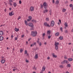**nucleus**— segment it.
<instances>
[{
    "instance_id": "obj_58",
    "label": "nucleus",
    "mask_w": 73,
    "mask_h": 73,
    "mask_svg": "<svg viewBox=\"0 0 73 73\" xmlns=\"http://www.w3.org/2000/svg\"><path fill=\"white\" fill-rule=\"evenodd\" d=\"M27 56H29V53H27Z\"/></svg>"
},
{
    "instance_id": "obj_38",
    "label": "nucleus",
    "mask_w": 73,
    "mask_h": 73,
    "mask_svg": "<svg viewBox=\"0 0 73 73\" xmlns=\"http://www.w3.org/2000/svg\"><path fill=\"white\" fill-rule=\"evenodd\" d=\"M45 36V33H44L43 34H42L43 37H44V36Z\"/></svg>"
},
{
    "instance_id": "obj_20",
    "label": "nucleus",
    "mask_w": 73,
    "mask_h": 73,
    "mask_svg": "<svg viewBox=\"0 0 73 73\" xmlns=\"http://www.w3.org/2000/svg\"><path fill=\"white\" fill-rule=\"evenodd\" d=\"M31 21L33 23H34V22H35V23H36V20H34V19H33V20H31Z\"/></svg>"
},
{
    "instance_id": "obj_3",
    "label": "nucleus",
    "mask_w": 73,
    "mask_h": 73,
    "mask_svg": "<svg viewBox=\"0 0 73 73\" xmlns=\"http://www.w3.org/2000/svg\"><path fill=\"white\" fill-rule=\"evenodd\" d=\"M55 49L56 50H57L58 49V45H59V42H55Z\"/></svg>"
},
{
    "instance_id": "obj_47",
    "label": "nucleus",
    "mask_w": 73,
    "mask_h": 73,
    "mask_svg": "<svg viewBox=\"0 0 73 73\" xmlns=\"http://www.w3.org/2000/svg\"><path fill=\"white\" fill-rule=\"evenodd\" d=\"M17 40V37H15V40Z\"/></svg>"
},
{
    "instance_id": "obj_43",
    "label": "nucleus",
    "mask_w": 73,
    "mask_h": 73,
    "mask_svg": "<svg viewBox=\"0 0 73 73\" xmlns=\"http://www.w3.org/2000/svg\"><path fill=\"white\" fill-rule=\"evenodd\" d=\"M12 13V15H14V13L13 11H11V12Z\"/></svg>"
},
{
    "instance_id": "obj_62",
    "label": "nucleus",
    "mask_w": 73,
    "mask_h": 73,
    "mask_svg": "<svg viewBox=\"0 0 73 73\" xmlns=\"http://www.w3.org/2000/svg\"><path fill=\"white\" fill-rule=\"evenodd\" d=\"M16 70V69H13V71H15Z\"/></svg>"
},
{
    "instance_id": "obj_37",
    "label": "nucleus",
    "mask_w": 73,
    "mask_h": 73,
    "mask_svg": "<svg viewBox=\"0 0 73 73\" xmlns=\"http://www.w3.org/2000/svg\"><path fill=\"white\" fill-rule=\"evenodd\" d=\"M25 54H27V51L26 50L25 51Z\"/></svg>"
},
{
    "instance_id": "obj_18",
    "label": "nucleus",
    "mask_w": 73,
    "mask_h": 73,
    "mask_svg": "<svg viewBox=\"0 0 73 73\" xmlns=\"http://www.w3.org/2000/svg\"><path fill=\"white\" fill-rule=\"evenodd\" d=\"M64 25L66 27H68V24L67 23H64Z\"/></svg>"
},
{
    "instance_id": "obj_31",
    "label": "nucleus",
    "mask_w": 73,
    "mask_h": 73,
    "mask_svg": "<svg viewBox=\"0 0 73 73\" xmlns=\"http://www.w3.org/2000/svg\"><path fill=\"white\" fill-rule=\"evenodd\" d=\"M66 9H63L62 10V11L64 12H65V11H66Z\"/></svg>"
},
{
    "instance_id": "obj_2",
    "label": "nucleus",
    "mask_w": 73,
    "mask_h": 73,
    "mask_svg": "<svg viewBox=\"0 0 73 73\" xmlns=\"http://www.w3.org/2000/svg\"><path fill=\"white\" fill-rule=\"evenodd\" d=\"M37 35V32L36 31H32L31 32V35L33 36V37H36Z\"/></svg>"
},
{
    "instance_id": "obj_8",
    "label": "nucleus",
    "mask_w": 73,
    "mask_h": 73,
    "mask_svg": "<svg viewBox=\"0 0 73 73\" xmlns=\"http://www.w3.org/2000/svg\"><path fill=\"white\" fill-rule=\"evenodd\" d=\"M1 61L2 64H4L5 62V60L2 59Z\"/></svg>"
},
{
    "instance_id": "obj_12",
    "label": "nucleus",
    "mask_w": 73,
    "mask_h": 73,
    "mask_svg": "<svg viewBox=\"0 0 73 73\" xmlns=\"http://www.w3.org/2000/svg\"><path fill=\"white\" fill-rule=\"evenodd\" d=\"M38 54H37L35 55V58H36V59H37V58H38Z\"/></svg>"
},
{
    "instance_id": "obj_63",
    "label": "nucleus",
    "mask_w": 73,
    "mask_h": 73,
    "mask_svg": "<svg viewBox=\"0 0 73 73\" xmlns=\"http://www.w3.org/2000/svg\"><path fill=\"white\" fill-rule=\"evenodd\" d=\"M33 44H31V46H33Z\"/></svg>"
},
{
    "instance_id": "obj_24",
    "label": "nucleus",
    "mask_w": 73,
    "mask_h": 73,
    "mask_svg": "<svg viewBox=\"0 0 73 73\" xmlns=\"http://www.w3.org/2000/svg\"><path fill=\"white\" fill-rule=\"evenodd\" d=\"M59 39H60V40H62V39H63V37L60 36L59 37Z\"/></svg>"
},
{
    "instance_id": "obj_33",
    "label": "nucleus",
    "mask_w": 73,
    "mask_h": 73,
    "mask_svg": "<svg viewBox=\"0 0 73 73\" xmlns=\"http://www.w3.org/2000/svg\"><path fill=\"white\" fill-rule=\"evenodd\" d=\"M9 1L10 3H12V2H13V1L12 0H9Z\"/></svg>"
},
{
    "instance_id": "obj_51",
    "label": "nucleus",
    "mask_w": 73,
    "mask_h": 73,
    "mask_svg": "<svg viewBox=\"0 0 73 73\" xmlns=\"http://www.w3.org/2000/svg\"><path fill=\"white\" fill-rule=\"evenodd\" d=\"M26 62H29V61L28 60H26Z\"/></svg>"
},
{
    "instance_id": "obj_5",
    "label": "nucleus",
    "mask_w": 73,
    "mask_h": 73,
    "mask_svg": "<svg viewBox=\"0 0 73 73\" xmlns=\"http://www.w3.org/2000/svg\"><path fill=\"white\" fill-rule=\"evenodd\" d=\"M50 26L51 27H53L55 25L54 22L53 21H52L51 22Z\"/></svg>"
},
{
    "instance_id": "obj_22",
    "label": "nucleus",
    "mask_w": 73,
    "mask_h": 73,
    "mask_svg": "<svg viewBox=\"0 0 73 73\" xmlns=\"http://www.w3.org/2000/svg\"><path fill=\"white\" fill-rule=\"evenodd\" d=\"M59 33L58 32L55 34V35L56 36H58L59 35Z\"/></svg>"
},
{
    "instance_id": "obj_40",
    "label": "nucleus",
    "mask_w": 73,
    "mask_h": 73,
    "mask_svg": "<svg viewBox=\"0 0 73 73\" xmlns=\"http://www.w3.org/2000/svg\"><path fill=\"white\" fill-rule=\"evenodd\" d=\"M70 7H73V5H72V4H70Z\"/></svg>"
},
{
    "instance_id": "obj_35",
    "label": "nucleus",
    "mask_w": 73,
    "mask_h": 73,
    "mask_svg": "<svg viewBox=\"0 0 73 73\" xmlns=\"http://www.w3.org/2000/svg\"><path fill=\"white\" fill-rule=\"evenodd\" d=\"M32 44H33V46H34V45H36V43L34 42V43H33Z\"/></svg>"
},
{
    "instance_id": "obj_46",
    "label": "nucleus",
    "mask_w": 73,
    "mask_h": 73,
    "mask_svg": "<svg viewBox=\"0 0 73 73\" xmlns=\"http://www.w3.org/2000/svg\"><path fill=\"white\" fill-rule=\"evenodd\" d=\"M19 3L20 4H21V1H19Z\"/></svg>"
},
{
    "instance_id": "obj_27",
    "label": "nucleus",
    "mask_w": 73,
    "mask_h": 73,
    "mask_svg": "<svg viewBox=\"0 0 73 73\" xmlns=\"http://www.w3.org/2000/svg\"><path fill=\"white\" fill-rule=\"evenodd\" d=\"M60 68H64V66L62 65H60L59 66Z\"/></svg>"
},
{
    "instance_id": "obj_7",
    "label": "nucleus",
    "mask_w": 73,
    "mask_h": 73,
    "mask_svg": "<svg viewBox=\"0 0 73 73\" xmlns=\"http://www.w3.org/2000/svg\"><path fill=\"white\" fill-rule=\"evenodd\" d=\"M30 10L31 12H32L34 11V7H33L31 6L30 7Z\"/></svg>"
},
{
    "instance_id": "obj_45",
    "label": "nucleus",
    "mask_w": 73,
    "mask_h": 73,
    "mask_svg": "<svg viewBox=\"0 0 73 73\" xmlns=\"http://www.w3.org/2000/svg\"><path fill=\"white\" fill-rule=\"evenodd\" d=\"M39 45L40 46H41L42 44H41V42H40L39 43Z\"/></svg>"
},
{
    "instance_id": "obj_44",
    "label": "nucleus",
    "mask_w": 73,
    "mask_h": 73,
    "mask_svg": "<svg viewBox=\"0 0 73 73\" xmlns=\"http://www.w3.org/2000/svg\"><path fill=\"white\" fill-rule=\"evenodd\" d=\"M65 33H68V30H66L65 31Z\"/></svg>"
},
{
    "instance_id": "obj_15",
    "label": "nucleus",
    "mask_w": 73,
    "mask_h": 73,
    "mask_svg": "<svg viewBox=\"0 0 73 73\" xmlns=\"http://www.w3.org/2000/svg\"><path fill=\"white\" fill-rule=\"evenodd\" d=\"M48 10L47 9L44 10V11L43 12L44 13H45V12L46 13H47L48 12Z\"/></svg>"
},
{
    "instance_id": "obj_10",
    "label": "nucleus",
    "mask_w": 73,
    "mask_h": 73,
    "mask_svg": "<svg viewBox=\"0 0 73 73\" xmlns=\"http://www.w3.org/2000/svg\"><path fill=\"white\" fill-rule=\"evenodd\" d=\"M4 40V37L2 36H0V41H3Z\"/></svg>"
},
{
    "instance_id": "obj_14",
    "label": "nucleus",
    "mask_w": 73,
    "mask_h": 73,
    "mask_svg": "<svg viewBox=\"0 0 73 73\" xmlns=\"http://www.w3.org/2000/svg\"><path fill=\"white\" fill-rule=\"evenodd\" d=\"M3 32L2 31H0V35H1V36H3Z\"/></svg>"
},
{
    "instance_id": "obj_34",
    "label": "nucleus",
    "mask_w": 73,
    "mask_h": 73,
    "mask_svg": "<svg viewBox=\"0 0 73 73\" xmlns=\"http://www.w3.org/2000/svg\"><path fill=\"white\" fill-rule=\"evenodd\" d=\"M51 36H48V38H49V39H50V37H51Z\"/></svg>"
},
{
    "instance_id": "obj_55",
    "label": "nucleus",
    "mask_w": 73,
    "mask_h": 73,
    "mask_svg": "<svg viewBox=\"0 0 73 73\" xmlns=\"http://www.w3.org/2000/svg\"><path fill=\"white\" fill-rule=\"evenodd\" d=\"M71 43H68V45H71Z\"/></svg>"
},
{
    "instance_id": "obj_54",
    "label": "nucleus",
    "mask_w": 73,
    "mask_h": 73,
    "mask_svg": "<svg viewBox=\"0 0 73 73\" xmlns=\"http://www.w3.org/2000/svg\"><path fill=\"white\" fill-rule=\"evenodd\" d=\"M11 37L12 38H13V35H11Z\"/></svg>"
},
{
    "instance_id": "obj_52",
    "label": "nucleus",
    "mask_w": 73,
    "mask_h": 73,
    "mask_svg": "<svg viewBox=\"0 0 73 73\" xmlns=\"http://www.w3.org/2000/svg\"><path fill=\"white\" fill-rule=\"evenodd\" d=\"M47 59L48 60H49V59H50V58H49V57H48L47 58Z\"/></svg>"
},
{
    "instance_id": "obj_59",
    "label": "nucleus",
    "mask_w": 73,
    "mask_h": 73,
    "mask_svg": "<svg viewBox=\"0 0 73 73\" xmlns=\"http://www.w3.org/2000/svg\"><path fill=\"white\" fill-rule=\"evenodd\" d=\"M36 42H38V43H39V40H37Z\"/></svg>"
},
{
    "instance_id": "obj_21",
    "label": "nucleus",
    "mask_w": 73,
    "mask_h": 73,
    "mask_svg": "<svg viewBox=\"0 0 73 73\" xmlns=\"http://www.w3.org/2000/svg\"><path fill=\"white\" fill-rule=\"evenodd\" d=\"M66 61V60H64L63 61L61 62V63L62 64H64Z\"/></svg>"
},
{
    "instance_id": "obj_49",
    "label": "nucleus",
    "mask_w": 73,
    "mask_h": 73,
    "mask_svg": "<svg viewBox=\"0 0 73 73\" xmlns=\"http://www.w3.org/2000/svg\"><path fill=\"white\" fill-rule=\"evenodd\" d=\"M24 35H23L21 36V37H22V38H23L24 37Z\"/></svg>"
},
{
    "instance_id": "obj_64",
    "label": "nucleus",
    "mask_w": 73,
    "mask_h": 73,
    "mask_svg": "<svg viewBox=\"0 0 73 73\" xmlns=\"http://www.w3.org/2000/svg\"><path fill=\"white\" fill-rule=\"evenodd\" d=\"M58 25H60V23H58Z\"/></svg>"
},
{
    "instance_id": "obj_11",
    "label": "nucleus",
    "mask_w": 73,
    "mask_h": 73,
    "mask_svg": "<svg viewBox=\"0 0 73 73\" xmlns=\"http://www.w3.org/2000/svg\"><path fill=\"white\" fill-rule=\"evenodd\" d=\"M52 56L53 57H54V58H57V55H54V53L53 54Z\"/></svg>"
},
{
    "instance_id": "obj_60",
    "label": "nucleus",
    "mask_w": 73,
    "mask_h": 73,
    "mask_svg": "<svg viewBox=\"0 0 73 73\" xmlns=\"http://www.w3.org/2000/svg\"><path fill=\"white\" fill-rule=\"evenodd\" d=\"M44 45H46V43L45 42L44 43Z\"/></svg>"
},
{
    "instance_id": "obj_6",
    "label": "nucleus",
    "mask_w": 73,
    "mask_h": 73,
    "mask_svg": "<svg viewBox=\"0 0 73 73\" xmlns=\"http://www.w3.org/2000/svg\"><path fill=\"white\" fill-rule=\"evenodd\" d=\"M44 25L45 27H50V26L48 24L47 22H45L44 23Z\"/></svg>"
},
{
    "instance_id": "obj_13",
    "label": "nucleus",
    "mask_w": 73,
    "mask_h": 73,
    "mask_svg": "<svg viewBox=\"0 0 73 73\" xmlns=\"http://www.w3.org/2000/svg\"><path fill=\"white\" fill-rule=\"evenodd\" d=\"M13 5L14 7H16L17 5V4H16V3H13Z\"/></svg>"
},
{
    "instance_id": "obj_29",
    "label": "nucleus",
    "mask_w": 73,
    "mask_h": 73,
    "mask_svg": "<svg viewBox=\"0 0 73 73\" xmlns=\"http://www.w3.org/2000/svg\"><path fill=\"white\" fill-rule=\"evenodd\" d=\"M67 66H68V67H70V66H71V65H70V64H68L67 65Z\"/></svg>"
},
{
    "instance_id": "obj_41",
    "label": "nucleus",
    "mask_w": 73,
    "mask_h": 73,
    "mask_svg": "<svg viewBox=\"0 0 73 73\" xmlns=\"http://www.w3.org/2000/svg\"><path fill=\"white\" fill-rule=\"evenodd\" d=\"M65 63H66L67 64H68L69 63V62H68V61L67 60H66Z\"/></svg>"
},
{
    "instance_id": "obj_4",
    "label": "nucleus",
    "mask_w": 73,
    "mask_h": 73,
    "mask_svg": "<svg viewBox=\"0 0 73 73\" xmlns=\"http://www.w3.org/2000/svg\"><path fill=\"white\" fill-rule=\"evenodd\" d=\"M28 25L30 27H31V30H33L34 29V25H33V23H29Z\"/></svg>"
},
{
    "instance_id": "obj_23",
    "label": "nucleus",
    "mask_w": 73,
    "mask_h": 73,
    "mask_svg": "<svg viewBox=\"0 0 73 73\" xmlns=\"http://www.w3.org/2000/svg\"><path fill=\"white\" fill-rule=\"evenodd\" d=\"M56 4H59V1H56L55 2Z\"/></svg>"
},
{
    "instance_id": "obj_30",
    "label": "nucleus",
    "mask_w": 73,
    "mask_h": 73,
    "mask_svg": "<svg viewBox=\"0 0 73 73\" xmlns=\"http://www.w3.org/2000/svg\"><path fill=\"white\" fill-rule=\"evenodd\" d=\"M49 12H50V15H52V10L50 9V11H49Z\"/></svg>"
},
{
    "instance_id": "obj_1",
    "label": "nucleus",
    "mask_w": 73,
    "mask_h": 73,
    "mask_svg": "<svg viewBox=\"0 0 73 73\" xmlns=\"http://www.w3.org/2000/svg\"><path fill=\"white\" fill-rule=\"evenodd\" d=\"M43 5L44 8L45 9H47L48 7V5L46 2H44L43 3V5L42 4L40 5V7L41 8H43Z\"/></svg>"
},
{
    "instance_id": "obj_19",
    "label": "nucleus",
    "mask_w": 73,
    "mask_h": 73,
    "mask_svg": "<svg viewBox=\"0 0 73 73\" xmlns=\"http://www.w3.org/2000/svg\"><path fill=\"white\" fill-rule=\"evenodd\" d=\"M46 21H49V18L48 17L46 18Z\"/></svg>"
},
{
    "instance_id": "obj_9",
    "label": "nucleus",
    "mask_w": 73,
    "mask_h": 73,
    "mask_svg": "<svg viewBox=\"0 0 73 73\" xmlns=\"http://www.w3.org/2000/svg\"><path fill=\"white\" fill-rule=\"evenodd\" d=\"M29 19H27V20L28 21H30L32 20V17L31 16H29Z\"/></svg>"
},
{
    "instance_id": "obj_25",
    "label": "nucleus",
    "mask_w": 73,
    "mask_h": 73,
    "mask_svg": "<svg viewBox=\"0 0 73 73\" xmlns=\"http://www.w3.org/2000/svg\"><path fill=\"white\" fill-rule=\"evenodd\" d=\"M25 24L26 25H28V22L26 21V20H25Z\"/></svg>"
},
{
    "instance_id": "obj_61",
    "label": "nucleus",
    "mask_w": 73,
    "mask_h": 73,
    "mask_svg": "<svg viewBox=\"0 0 73 73\" xmlns=\"http://www.w3.org/2000/svg\"><path fill=\"white\" fill-rule=\"evenodd\" d=\"M19 31V28H18L17 29V31Z\"/></svg>"
},
{
    "instance_id": "obj_50",
    "label": "nucleus",
    "mask_w": 73,
    "mask_h": 73,
    "mask_svg": "<svg viewBox=\"0 0 73 73\" xmlns=\"http://www.w3.org/2000/svg\"><path fill=\"white\" fill-rule=\"evenodd\" d=\"M64 58H65V59H67V57H66V56H65Z\"/></svg>"
},
{
    "instance_id": "obj_57",
    "label": "nucleus",
    "mask_w": 73,
    "mask_h": 73,
    "mask_svg": "<svg viewBox=\"0 0 73 73\" xmlns=\"http://www.w3.org/2000/svg\"><path fill=\"white\" fill-rule=\"evenodd\" d=\"M1 58H2V59H3V58H4V57H3V56H2L1 57Z\"/></svg>"
},
{
    "instance_id": "obj_32",
    "label": "nucleus",
    "mask_w": 73,
    "mask_h": 73,
    "mask_svg": "<svg viewBox=\"0 0 73 73\" xmlns=\"http://www.w3.org/2000/svg\"><path fill=\"white\" fill-rule=\"evenodd\" d=\"M21 16H19L18 17V20H19V19H21Z\"/></svg>"
},
{
    "instance_id": "obj_53",
    "label": "nucleus",
    "mask_w": 73,
    "mask_h": 73,
    "mask_svg": "<svg viewBox=\"0 0 73 73\" xmlns=\"http://www.w3.org/2000/svg\"><path fill=\"white\" fill-rule=\"evenodd\" d=\"M9 9L10 11H11V10H12V8H9Z\"/></svg>"
},
{
    "instance_id": "obj_42",
    "label": "nucleus",
    "mask_w": 73,
    "mask_h": 73,
    "mask_svg": "<svg viewBox=\"0 0 73 73\" xmlns=\"http://www.w3.org/2000/svg\"><path fill=\"white\" fill-rule=\"evenodd\" d=\"M59 22H60V24H61V20L59 19Z\"/></svg>"
},
{
    "instance_id": "obj_36",
    "label": "nucleus",
    "mask_w": 73,
    "mask_h": 73,
    "mask_svg": "<svg viewBox=\"0 0 73 73\" xmlns=\"http://www.w3.org/2000/svg\"><path fill=\"white\" fill-rule=\"evenodd\" d=\"M15 31H16V32H17V28H15Z\"/></svg>"
},
{
    "instance_id": "obj_17",
    "label": "nucleus",
    "mask_w": 73,
    "mask_h": 73,
    "mask_svg": "<svg viewBox=\"0 0 73 73\" xmlns=\"http://www.w3.org/2000/svg\"><path fill=\"white\" fill-rule=\"evenodd\" d=\"M68 60L69 61H73V59H72V58H68Z\"/></svg>"
},
{
    "instance_id": "obj_56",
    "label": "nucleus",
    "mask_w": 73,
    "mask_h": 73,
    "mask_svg": "<svg viewBox=\"0 0 73 73\" xmlns=\"http://www.w3.org/2000/svg\"><path fill=\"white\" fill-rule=\"evenodd\" d=\"M31 38H30L28 40L29 41H30V40H31Z\"/></svg>"
},
{
    "instance_id": "obj_26",
    "label": "nucleus",
    "mask_w": 73,
    "mask_h": 73,
    "mask_svg": "<svg viewBox=\"0 0 73 73\" xmlns=\"http://www.w3.org/2000/svg\"><path fill=\"white\" fill-rule=\"evenodd\" d=\"M23 48H21V49H20V53H22V52H23Z\"/></svg>"
},
{
    "instance_id": "obj_39",
    "label": "nucleus",
    "mask_w": 73,
    "mask_h": 73,
    "mask_svg": "<svg viewBox=\"0 0 73 73\" xmlns=\"http://www.w3.org/2000/svg\"><path fill=\"white\" fill-rule=\"evenodd\" d=\"M60 30L62 31V32H63L62 31V27H60Z\"/></svg>"
},
{
    "instance_id": "obj_48",
    "label": "nucleus",
    "mask_w": 73,
    "mask_h": 73,
    "mask_svg": "<svg viewBox=\"0 0 73 73\" xmlns=\"http://www.w3.org/2000/svg\"><path fill=\"white\" fill-rule=\"evenodd\" d=\"M52 2H53V3L54 4V3H55V2L54 1V0H52Z\"/></svg>"
},
{
    "instance_id": "obj_28",
    "label": "nucleus",
    "mask_w": 73,
    "mask_h": 73,
    "mask_svg": "<svg viewBox=\"0 0 73 73\" xmlns=\"http://www.w3.org/2000/svg\"><path fill=\"white\" fill-rule=\"evenodd\" d=\"M9 15L10 16H12V14L11 12V13H9Z\"/></svg>"
},
{
    "instance_id": "obj_16",
    "label": "nucleus",
    "mask_w": 73,
    "mask_h": 73,
    "mask_svg": "<svg viewBox=\"0 0 73 73\" xmlns=\"http://www.w3.org/2000/svg\"><path fill=\"white\" fill-rule=\"evenodd\" d=\"M47 33L49 35H50V32L49 31H48L47 32Z\"/></svg>"
}]
</instances>
